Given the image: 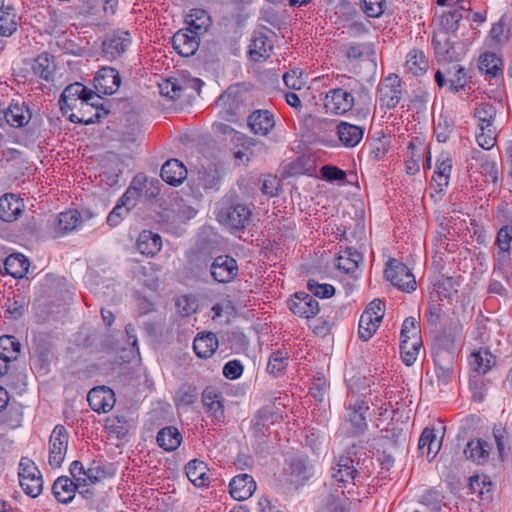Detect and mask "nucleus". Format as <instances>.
Masks as SVG:
<instances>
[{
    "label": "nucleus",
    "mask_w": 512,
    "mask_h": 512,
    "mask_svg": "<svg viewBox=\"0 0 512 512\" xmlns=\"http://www.w3.org/2000/svg\"><path fill=\"white\" fill-rule=\"evenodd\" d=\"M371 457L363 446L352 445L340 456L332 477L340 483H348L357 475H367Z\"/></svg>",
    "instance_id": "obj_1"
},
{
    "label": "nucleus",
    "mask_w": 512,
    "mask_h": 512,
    "mask_svg": "<svg viewBox=\"0 0 512 512\" xmlns=\"http://www.w3.org/2000/svg\"><path fill=\"white\" fill-rule=\"evenodd\" d=\"M492 260L493 275L508 282L507 269L512 262V224L504 225L497 231Z\"/></svg>",
    "instance_id": "obj_2"
},
{
    "label": "nucleus",
    "mask_w": 512,
    "mask_h": 512,
    "mask_svg": "<svg viewBox=\"0 0 512 512\" xmlns=\"http://www.w3.org/2000/svg\"><path fill=\"white\" fill-rule=\"evenodd\" d=\"M313 475V467L305 456H292L286 460L282 482L289 488L298 489Z\"/></svg>",
    "instance_id": "obj_3"
},
{
    "label": "nucleus",
    "mask_w": 512,
    "mask_h": 512,
    "mask_svg": "<svg viewBox=\"0 0 512 512\" xmlns=\"http://www.w3.org/2000/svg\"><path fill=\"white\" fill-rule=\"evenodd\" d=\"M252 212L250 208L241 203L222 207L217 213V220L230 230H243L250 222Z\"/></svg>",
    "instance_id": "obj_4"
},
{
    "label": "nucleus",
    "mask_w": 512,
    "mask_h": 512,
    "mask_svg": "<svg viewBox=\"0 0 512 512\" xmlns=\"http://www.w3.org/2000/svg\"><path fill=\"white\" fill-rule=\"evenodd\" d=\"M125 332L127 334L128 342L130 344L129 348H119L115 340H102V346L107 347L108 354L112 355L109 361L113 364H117L118 366H121L124 363L131 362L135 358V356L139 354L137 338L135 335H133V325L127 324L125 326Z\"/></svg>",
    "instance_id": "obj_5"
},
{
    "label": "nucleus",
    "mask_w": 512,
    "mask_h": 512,
    "mask_svg": "<svg viewBox=\"0 0 512 512\" xmlns=\"http://www.w3.org/2000/svg\"><path fill=\"white\" fill-rule=\"evenodd\" d=\"M384 275L387 281L405 292H412L416 289L415 276L410 269L397 259H390L386 264Z\"/></svg>",
    "instance_id": "obj_6"
},
{
    "label": "nucleus",
    "mask_w": 512,
    "mask_h": 512,
    "mask_svg": "<svg viewBox=\"0 0 512 512\" xmlns=\"http://www.w3.org/2000/svg\"><path fill=\"white\" fill-rule=\"evenodd\" d=\"M95 92L79 82L68 85L62 92L59 105L63 115H68V111L77 107V103L81 106L88 105L93 98Z\"/></svg>",
    "instance_id": "obj_7"
},
{
    "label": "nucleus",
    "mask_w": 512,
    "mask_h": 512,
    "mask_svg": "<svg viewBox=\"0 0 512 512\" xmlns=\"http://www.w3.org/2000/svg\"><path fill=\"white\" fill-rule=\"evenodd\" d=\"M435 82L440 88L446 87L451 93L463 90L468 82L467 72L460 64L447 66L444 70H437Z\"/></svg>",
    "instance_id": "obj_8"
},
{
    "label": "nucleus",
    "mask_w": 512,
    "mask_h": 512,
    "mask_svg": "<svg viewBox=\"0 0 512 512\" xmlns=\"http://www.w3.org/2000/svg\"><path fill=\"white\" fill-rule=\"evenodd\" d=\"M69 435L63 425H56L48 442V463L52 468L61 467L68 449Z\"/></svg>",
    "instance_id": "obj_9"
},
{
    "label": "nucleus",
    "mask_w": 512,
    "mask_h": 512,
    "mask_svg": "<svg viewBox=\"0 0 512 512\" xmlns=\"http://www.w3.org/2000/svg\"><path fill=\"white\" fill-rule=\"evenodd\" d=\"M205 267H208V262H203ZM210 274L212 278L222 284L230 283L238 275L237 261L229 255H219L209 265Z\"/></svg>",
    "instance_id": "obj_10"
},
{
    "label": "nucleus",
    "mask_w": 512,
    "mask_h": 512,
    "mask_svg": "<svg viewBox=\"0 0 512 512\" xmlns=\"http://www.w3.org/2000/svg\"><path fill=\"white\" fill-rule=\"evenodd\" d=\"M101 173L99 177L101 182L107 187H121L120 183L121 174L123 171L124 163L115 153H107L103 156L98 163Z\"/></svg>",
    "instance_id": "obj_11"
},
{
    "label": "nucleus",
    "mask_w": 512,
    "mask_h": 512,
    "mask_svg": "<svg viewBox=\"0 0 512 512\" xmlns=\"http://www.w3.org/2000/svg\"><path fill=\"white\" fill-rule=\"evenodd\" d=\"M452 36L447 32L434 33L432 45L438 61L450 64L460 60L461 53L456 50Z\"/></svg>",
    "instance_id": "obj_12"
},
{
    "label": "nucleus",
    "mask_w": 512,
    "mask_h": 512,
    "mask_svg": "<svg viewBox=\"0 0 512 512\" xmlns=\"http://www.w3.org/2000/svg\"><path fill=\"white\" fill-rule=\"evenodd\" d=\"M368 410V404L362 400H356L355 402H350L348 404L346 422L350 425L347 430L349 436H359L366 431L368 425L365 413Z\"/></svg>",
    "instance_id": "obj_13"
},
{
    "label": "nucleus",
    "mask_w": 512,
    "mask_h": 512,
    "mask_svg": "<svg viewBox=\"0 0 512 512\" xmlns=\"http://www.w3.org/2000/svg\"><path fill=\"white\" fill-rule=\"evenodd\" d=\"M131 44L128 32L117 31L108 34L102 41L101 53L109 61L120 57Z\"/></svg>",
    "instance_id": "obj_14"
},
{
    "label": "nucleus",
    "mask_w": 512,
    "mask_h": 512,
    "mask_svg": "<svg viewBox=\"0 0 512 512\" xmlns=\"http://www.w3.org/2000/svg\"><path fill=\"white\" fill-rule=\"evenodd\" d=\"M217 106L224 110L221 112L222 118L227 121H236L241 115L243 100L237 87H229L222 93L216 101Z\"/></svg>",
    "instance_id": "obj_15"
},
{
    "label": "nucleus",
    "mask_w": 512,
    "mask_h": 512,
    "mask_svg": "<svg viewBox=\"0 0 512 512\" xmlns=\"http://www.w3.org/2000/svg\"><path fill=\"white\" fill-rule=\"evenodd\" d=\"M354 96L344 88L331 89L326 93L324 105L331 113L342 115L354 106Z\"/></svg>",
    "instance_id": "obj_16"
},
{
    "label": "nucleus",
    "mask_w": 512,
    "mask_h": 512,
    "mask_svg": "<svg viewBox=\"0 0 512 512\" xmlns=\"http://www.w3.org/2000/svg\"><path fill=\"white\" fill-rule=\"evenodd\" d=\"M379 101L388 109L395 108L401 99V80L396 74L387 76L379 86Z\"/></svg>",
    "instance_id": "obj_17"
},
{
    "label": "nucleus",
    "mask_w": 512,
    "mask_h": 512,
    "mask_svg": "<svg viewBox=\"0 0 512 512\" xmlns=\"http://www.w3.org/2000/svg\"><path fill=\"white\" fill-rule=\"evenodd\" d=\"M288 306L293 314L303 318H312L319 312L318 301L305 292H296L288 301Z\"/></svg>",
    "instance_id": "obj_18"
},
{
    "label": "nucleus",
    "mask_w": 512,
    "mask_h": 512,
    "mask_svg": "<svg viewBox=\"0 0 512 512\" xmlns=\"http://www.w3.org/2000/svg\"><path fill=\"white\" fill-rule=\"evenodd\" d=\"M199 39L200 35H196L190 32L189 29L183 28L173 35L172 45L179 55L189 57L198 50Z\"/></svg>",
    "instance_id": "obj_19"
},
{
    "label": "nucleus",
    "mask_w": 512,
    "mask_h": 512,
    "mask_svg": "<svg viewBox=\"0 0 512 512\" xmlns=\"http://www.w3.org/2000/svg\"><path fill=\"white\" fill-rule=\"evenodd\" d=\"M121 76L117 69L103 66L98 69V98L103 95H113L121 85Z\"/></svg>",
    "instance_id": "obj_20"
},
{
    "label": "nucleus",
    "mask_w": 512,
    "mask_h": 512,
    "mask_svg": "<svg viewBox=\"0 0 512 512\" xmlns=\"http://www.w3.org/2000/svg\"><path fill=\"white\" fill-rule=\"evenodd\" d=\"M470 169L479 171L486 177V181L496 183L498 181V167L495 161L480 150H474L469 162Z\"/></svg>",
    "instance_id": "obj_21"
},
{
    "label": "nucleus",
    "mask_w": 512,
    "mask_h": 512,
    "mask_svg": "<svg viewBox=\"0 0 512 512\" xmlns=\"http://www.w3.org/2000/svg\"><path fill=\"white\" fill-rule=\"evenodd\" d=\"M23 199L13 193L0 197V219L4 222L16 221L24 211Z\"/></svg>",
    "instance_id": "obj_22"
},
{
    "label": "nucleus",
    "mask_w": 512,
    "mask_h": 512,
    "mask_svg": "<svg viewBox=\"0 0 512 512\" xmlns=\"http://www.w3.org/2000/svg\"><path fill=\"white\" fill-rule=\"evenodd\" d=\"M230 495L237 501L250 498L256 490V483L251 475L240 474L232 478L229 484Z\"/></svg>",
    "instance_id": "obj_23"
},
{
    "label": "nucleus",
    "mask_w": 512,
    "mask_h": 512,
    "mask_svg": "<svg viewBox=\"0 0 512 512\" xmlns=\"http://www.w3.org/2000/svg\"><path fill=\"white\" fill-rule=\"evenodd\" d=\"M272 41L262 32H255L249 45V57L254 62H262L271 56Z\"/></svg>",
    "instance_id": "obj_24"
},
{
    "label": "nucleus",
    "mask_w": 512,
    "mask_h": 512,
    "mask_svg": "<svg viewBox=\"0 0 512 512\" xmlns=\"http://www.w3.org/2000/svg\"><path fill=\"white\" fill-rule=\"evenodd\" d=\"M281 416L271 406L261 408L252 420V431L256 437L265 436L270 425L280 420Z\"/></svg>",
    "instance_id": "obj_25"
},
{
    "label": "nucleus",
    "mask_w": 512,
    "mask_h": 512,
    "mask_svg": "<svg viewBox=\"0 0 512 512\" xmlns=\"http://www.w3.org/2000/svg\"><path fill=\"white\" fill-rule=\"evenodd\" d=\"M337 136L340 143L347 148H353L359 144L364 135V128L345 121L337 125Z\"/></svg>",
    "instance_id": "obj_26"
},
{
    "label": "nucleus",
    "mask_w": 512,
    "mask_h": 512,
    "mask_svg": "<svg viewBox=\"0 0 512 512\" xmlns=\"http://www.w3.org/2000/svg\"><path fill=\"white\" fill-rule=\"evenodd\" d=\"M160 175L167 184L178 186L186 179L187 169L179 160L169 159L163 164Z\"/></svg>",
    "instance_id": "obj_27"
},
{
    "label": "nucleus",
    "mask_w": 512,
    "mask_h": 512,
    "mask_svg": "<svg viewBox=\"0 0 512 512\" xmlns=\"http://www.w3.org/2000/svg\"><path fill=\"white\" fill-rule=\"evenodd\" d=\"M211 23L210 15L203 9H191L185 17L186 28L200 36L208 31Z\"/></svg>",
    "instance_id": "obj_28"
},
{
    "label": "nucleus",
    "mask_w": 512,
    "mask_h": 512,
    "mask_svg": "<svg viewBox=\"0 0 512 512\" xmlns=\"http://www.w3.org/2000/svg\"><path fill=\"white\" fill-rule=\"evenodd\" d=\"M85 487L78 485V482L72 481L67 476H60L53 484L52 491L55 498L61 503H69L75 496L76 489Z\"/></svg>",
    "instance_id": "obj_29"
},
{
    "label": "nucleus",
    "mask_w": 512,
    "mask_h": 512,
    "mask_svg": "<svg viewBox=\"0 0 512 512\" xmlns=\"http://www.w3.org/2000/svg\"><path fill=\"white\" fill-rule=\"evenodd\" d=\"M209 468L204 461L193 459L185 466V473L191 483L196 487H204L209 484Z\"/></svg>",
    "instance_id": "obj_30"
},
{
    "label": "nucleus",
    "mask_w": 512,
    "mask_h": 512,
    "mask_svg": "<svg viewBox=\"0 0 512 512\" xmlns=\"http://www.w3.org/2000/svg\"><path fill=\"white\" fill-rule=\"evenodd\" d=\"M248 125L253 133L267 135L275 125L274 116L268 110H256L248 117Z\"/></svg>",
    "instance_id": "obj_31"
},
{
    "label": "nucleus",
    "mask_w": 512,
    "mask_h": 512,
    "mask_svg": "<svg viewBox=\"0 0 512 512\" xmlns=\"http://www.w3.org/2000/svg\"><path fill=\"white\" fill-rule=\"evenodd\" d=\"M138 251L146 256H155L162 248V238L159 234L149 230L142 231L137 239Z\"/></svg>",
    "instance_id": "obj_32"
},
{
    "label": "nucleus",
    "mask_w": 512,
    "mask_h": 512,
    "mask_svg": "<svg viewBox=\"0 0 512 512\" xmlns=\"http://www.w3.org/2000/svg\"><path fill=\"white\" fill-rule=\"evenodd\" d=\"M31 69L35 76L45 81H51L56 70L54 57L47 52L39 54L33 60Z\"/></svg>",
    "instance_id": "obj_33"
},
{
    "label": "nucleus",
    "mask_w": 512,
    "mask_h": 512,
    "mask_svg": "<svg viewBox=\"0 0 512 512\" xmlns=\"http://www.w3.org/2000/svg\"><path fill=\"white\" fill-rule=\"evenodd\" d=\"M31 112L24 103L11 104L5 107L4 120L13 127H23L29 123Z\"/></svg>",
    "instance_id": "obj_34"
},
{
    "label": "nucleus",
    "mask_w": 512,
    "mask_h": 512,
    "mask_svg": "<svg viewBox=\"0 0 512 512\" xmlns=\"http://www.w3.org/2000/svg\"><path fill=\"white\" fill-rule=\"evenodd\" d=\"M218 347V339L212 332L198 334L193 342V349L200 358L211 357Z\"/></svg>",
    "instance_id": "obj_35"
},
{
    "label": "nucleus",
    "mask_w": 512,
    "mask_h": 512,
    "mask_svg": "<svg viewBox=\"0 0 512 512\" xmlns=\"http://www.w3.org/2000/svg\"><path fill=\"white\" fill-rule=\"evenodd\" d=\"M491 446L481 439H473L469 441L464 449L466 459L477 464H484L488 461Z\"/></svg>",
    "instance_id": "obj_36"
},
{
    "label": "nucleus",
    "mask_w": 512,
    "mask_h": 512,
    "mask_svg": "<svg viewBox=\"0 0 512 512\" xmlns=\"http://www.w3.org/2000/svg\"><path fill=\"white\" fill-rule=\"evenodd\" d=\"M156 441L157 444L165 451L171 452L180 446L182 442V435L176 427L167 426L158 432Z\"/></svg>",
    "instance_id": "obj_37"
},
{
    "label": "nucleus",
    "mask_w": 512,
    "mask_h": 512,
    "mask_svg": "<svg viewBox=\"0 0 512 512\" xmlns=\"http://www.w3.org/2000/svg\"><path fill=\"white\" fill-rule=\"evenodd\" d=\"M469 364L474 375H485L494 365V357L488 350H480L470 355Z\"/></svg>",
    "instance_id": "obj_38"
},
{
    "label": "nucleus",
    "mask_w": 512,
    "mask_h": 512,
    "mask_svg": "<svg viewBox=\"0 0 512 512\" xmlns=\"http://www.w3.org/2000/svg\"><path fill=\"white\" fill-rule=\"evenodd\" d=\"M363 256L360 252L352 247H347L337 258V268L343 270L345 273H353L357 270L359 262Z\"/></svg>",
    "instance_id": "obj_39"
},
{
    "label": "nucleus",
    "mask_w": 512,
    "mask_h": 512,
    "mask_svg": "<svg viewBox=\"0 0 512 512\" xmlns=\"http://www.w3.org/2000/svg\"><path fill=\"white\" fill-rule=\"evenodd\" d=\"M496 114L497 109L493 104L489 102L479 104L474 112V116L478 119L479 122V129L485 130L486 128H496L494 126Z\"/></svg>",
    "instance_id": "obj_40"
},
{
    "label": "nucleus",
    "mask_w": 512,
    "mask_h": 512,
    "mask_svg": "<svg viewBox=\"0 0 512 512\" xmlns=\"http://www.w3.org/2000/svg\"><path fill=\"white\" fill-rule=\"evenodd\" d=\"M28 267V259L22 254H11L4 262L7 274L14 278H22L27 273Z\"/></svg>",
    "instance_id": "obj_41"
},
{
    "label": "nucleus",
    "mask_w": 512,
    "mask_h": 512,
    "mask_svg": "<svg viewBox=\"0 0 512 512\" xmlns=\"http://www.w3.org/2000/svg\"><path fill=\"white\" fill-rule=\"evenodd\" d=\"M422 345L421 337H413V339L400 340V353L402 361L406 366H411L417 359L420 347Z\"/></svg>",
    "instance_id": "obj_42"
},
{
    "label": "nucleus",
    "mask_w": 512,
    "mask_h": 512,
    "mask_svg": "<svg viewBox=\"0 0 512 512\" xmlns=\"http://www.w3.org/2000/svg\"><path fill=\"white\" fill-rule=\"evenodd\" d=\"M479 69L491 77L502 76V60L494 53H484L479 58Z\"/></svg>",
    "instance_id": "obj_43"
},
{
    "label": "nucleus",
    "mask_w": 512,
    "mask_h": 512,
    "mask_svg": "<svg viewBox=\"0 0 512 512\" xmlns=\"http://www.w3.org/2000/svg\"><path fill=\"white\" fill-rule=\"evenodd\" d=\"M203 85V82L198 78H193L189 80H183L180 82L178 79L171 78V99H180L184 96L185 92L188 89H192L196 91L198 94L200 93L201 87Z\"/></svg>",
    "instance_id": "obj_44"
},
{
    "label": "nucleus",
    "mask_w": 512,
    "mask_h": 512,
    "mask_svg": "<svg viewBox=\"0 0 512 512\" xmlns=\"http://www.w3.org/2000/svg\"><path fill=\"white\" fill-rule=\"evenodd\" d=\"M405 65L414 76L423 75L429 67L428 60L424 53L417 50H412L408 53Z\"/></svg>",
    "instance_id": "obj_45"
},
{
    "label": "nucleus",
    "mask_w": 512,
    "mask_h": 512,
    "mask_svg": "<svg viewBox=\"0 0 512 512\" xmlns=\"http://www.w3.org/2000/svg\"><path fill=\"white\" fill-rule=\"evenodd\" d=\"M69 470L74 481L78 482V485L86 486L87 481H89L91 484H94L96 482L95 469L92 467L85 469L80 461H73L70 465Z\"/></svg>",
    "instance_id": "obj_46"
},
{
    "label": "nucleus",
    "mask_w": 512,
    "mask_h": 512,
    "mask_svg": "<svg viewBox=\"0 0 512 512\" xmlns=\"http://www.w3.org/2000/svg\"><path fill=\"white\" fill-rule=\"evenodd\" d=\"M459 278L455 277H442L438 280L434 287L438 297L442 299H449L457 293L460 286Z\"/></svg>",
    "instance_id": "obj_47"
},
{
    "label": "nucleus",
    "mask_w": 512,
    "mask_h": 512,
    "mask_svg": "<svg viewBox=\"0 0 512 512\" xmlns=\"http://www.w3.org/2000/svg\"><path fill=\"white\" fill-rule=\"evenodd\" d=\"M104 428L109 434L115 435L117 438H124L130 429V424L124 416L107 417L104 420Z\"/></svg>",
    "instance_id": "obj_48"
},
{
    "label": "nucleus",
    "mask_w": 512,
    "mask_h": 512,
    "mask_svg": "<svg viewBox=\"0 0 512 512\" xmlns=\"http://www.w3.org/2000/svg\"><path fill=\"white\" fill-rule=\"evenodd\" d=\"M21 350L20 342L11 335L0 337V355L3 359L16 360Z\"/></svg>",
    "instance_id": "obj_49"
},
{
    "label": "nucleus",
    "mask_w": 512,
    "mask_h": 512,
    "mask_svg": "<svg viewBox=\"0 0 512 512\" xmlns=\"http://www.w3.org/2000/svg\"><path fill=\"white\" fill-rule=\"evenodd\" d=\"M463 18L462 12L459 9H453L441 17L442 29L439 32H447L449 35H453L457 38L456 32L459 29V24Z\"/></svg>",
    "instance_id": "obj_50"
},
{
    "label": "nucleus",
    "mask_w": 512,
    "mask_h": 512,
    "mask_svg": "<svg viewBox=\"0 0 512 512\" xmlns=\"http://www.w3.org/2000/svg\"><path fill=\"white\" fill-rule=\"evenodd\" d=\"M382 321L374 320L371 314L363 312L360 316L358 334L363 341H368L379 328Z\"/></svg>",
    "instance_id": "obj_51"
},
{
    "label": "nucleus",
    "mask_w": 512,
    "mask_h": 512,
    "mask_svg": "<svg viewBox=\"0 0 512 512\" xmlns=\"http://www.w3.org/2000/svg\"><path fill=\"white\" fill-rule=\"evenodd\" d=\"M198 390L192 384H183L176 392L175 403L177 407H187L196 402Z\"/></svg>",
    "instance_id": "obj_52"
},
{
    "label": "nucleus",
    "mask_w": 512,
    "mask_h": 512,
    "mask_svg": "<svg viewBox=\"0 0 512 512\" xmlns=\"http://www.w3.org/2000/svg\"><path fill=\"white\" fill-rule=\"evenodd\" d=\"M82 218L77 210H68L58 215V228L63 232H70L76 229Z\"/></svg>",
    "instance_id": "obj_53"
},
{
    "label": "nucleus",
    "mask_w": 512,
    "mask_h": 512,
    "mask_svg": "<svg viewBox=\"0 0 512 512\" xmlns=\"http://www.w3.org/2000/svg\"><path fill=\"white\" fill-rule=\"evenodd\" d=\"M17 30L16 15L12 7H7L0 14V36H11Z\"/></svg>",
    "instance_id": "obj_54"
},
{
    "label": "nucleus",
    "mask_w": 512,
    "mask_h": 512,
    "mask_svg": "<svg viewBox=\"0 0 512 512\" xmlns=\"http://www.w3.org/2000/svg\"><path fill=\"white\" fill-rule=\"evenodd\" d=\"M345 54L350 61H359L374 54L373 45L370 43L350 44Z\"/></svg>",
    "instance_id": "obj_55"
},
{
    "label": "nucleus",
    "mask_w": 512,
    "mask_h": 512,
    "mask_svg": "<svg viewBox=\"0 0 512 512\" xmlns=\"http://www.w3.org/2000/svg\"><path fill=\"white\" fill-rule=\"evenodd\" d=\"M19 483L25 494L32 498L39 496L43 489V479L41 472L30 476L28 479H22L19 481Z\"/></svg>",
    "instance_id": "obj_56"
},
{
    "label": "nucleus",
    "mask_w": 512,
    "mask_h": 512,
    "mask_svg": "<svg viewBox=\"0 0 512 512\" xmlns=\"http://www.w3.org/2000/svg\"><path fill=\"white\" fill-rule=\"evenodd\" d=\"M98 398H101L98 406V414L100 412L107 413L113 409L116 403L114 391L107 386H98Z\"/></svg>",
    "instance_id": "obj_57"
},
{
    "label": "nucleus",
    "mask_w": 512,
    "mask_h": 512,
    "mask_svg": "<svg viewBox=\"0 0 512 512\" xmlns=\"http://www.w3.org/2000/svg\"><path fill=\"white\" fill-rule=\"evenodd\" d=\"M420 502L430 509V512H442L443 497L435 489L427 490L421 497Z\"/></svg>",
    "instance_id": "obj_58"
},
{
    "label": "nucleus",
    "mask_w": 512,
    "mask_h": 512,
    "mask_svg": "<svg viewBox=\"0 0 512 512\" xmlns=\"http://www.w3.org/2000/svg\"><path fill=\"white\" fill-rule=\"evenodd\" d=\"M287 361L288 357L286 353L282 351H276L272 353L269 358L267 371L274 376H278L286 369Z\"/></svg>",
    "instance_id": "obj_59"
},
{
    "label": "nucleus",
    "mask_w": 512,
    "mask_h": 512,
    "mask_svg": "<svg viewBox=\"0 0 512 512\" xmlns=\"http://www.w3.org/2000/svg\"><path fill=\"white\" fill-rule=\"evenodd\" d=\"M285 85L293 90H300L306 84V78L301 69H292L283 75Z\"/></svg>",
    "instance_id": "obj_60"
},
{
    "label": "nucleus",
    "mask_w": 512,
    "mask_h": 512,
    "mask_svg": "<svg viewBox=\"0 0 512 512\" xmlns=\"http://www.w3.org/2000/svg\"><path fill=\"white\" fill-rule=\"evenodd\" d=\"M496 137V128H486L485 130H480V133L476 135V141L481 148L490 150L496 144Z\"/></svg>",
    "instance_id": "obj_61"
},
{
    "label": "nucleus",
    "mask_w": 512,
    "mask_h": 512,
    "mask_svg": "<svg viewBox=\"0 0 512 512\" xmlns=\"http://www.w3.org/2000/svg\"><path fill=\"white\" fill-rule=\"evenodd\" d=\"M308 290L316 297L330 298L335 293V288L330 284H320L310 279L307 283Z\"/></svg>",
    "instance_id": "obj_62"
},
{
    "label": "nucleus",
    "mask_w": 512,
    "mask_h": 512,
    "mask_svg": "<svg viewBox=\"0 0 512 512\" xmlns=\"http://www.w3.org/2000/svg\"><path fill=\"white\" fill-rule=\"evenodd\" d=\"M328 384L322 373H317L313 377L312 386L310 387V394L314 399L321 402L323 400L324 392L326 391Z\"/></svg>",
    "instance_id": "obj_63"
},
{
    "label": "nucleus",
    "mask_w": 512,
    "mask_h": 512,
    "mask_svg": "<svg viewBox=\"0 0 512 512\" xmlns=\"http://www.w3.org/2000/svg\"><path fill=\"white\" fill-rule=\"evenodd\" d=\"M363 11L368 17L378 18L384 11L386 6L385 0H363Z\"/></svg>",
    "instance_id": "obj_64"
}]
</instances>
